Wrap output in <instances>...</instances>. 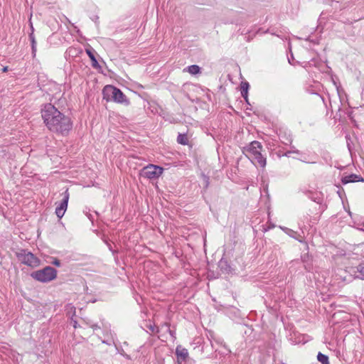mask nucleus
<instances>
[{"label":"nucleus","instance_id":"14","mask_svg":"<svg viewBox=\"0 0 364 364\" xmlns=\"http://www.w3.org/2000/svg\"><path fill=\"white\" fill-rule=\"evenodd\" d=\"M86 53L88 55V56L90 57V60L94 63H97V60L93 54V53L90 50V49H87L86 50Z\"/></svg>","mask_w":364,"mask_h":364},{"label":"nucleus","instance_id":"1","mask_svg":"<svg viewBox=\"0 0 364 364\" xmlns=\"http://www.w3.org/2000/svg\"><path fill=\"white\" fill-rule=\"evenodd\" d=\"M41 117L46 127L57 134L67 135L72 129L71 119L60 112L50 103L46 104L41 109Z\"/></svg>","mask_w":364,"mask_h":364},{"label":"nucleus","instance_id":"6","mask_svg":"<svg viewBox=\"0 0 364 364\" xmlns=\"http://www.w3.org/2000/svg\"><path fill=\"white\" fill-rule=\"evenodd\" d=\"M63 199L61 202L55 208V214L58 218H62L68 208L70 193L68 189L62 193Z\"/></svg>","mask_w":364,"mask_h":364},{"label":"nucleus","instance_id":"8","mask_svg":"<svg viewBox=\"0 0 364 364\" xmlns=\"http://www.w3.org/2000/svg\"><path fill=\"white\" fill-rule=\"evenodd\" d=\"M176 354L177 358L178 360H186L187 359V358L188 357V350L186 348L182 347V346H181V345H179L176 347Z\"/></svg>","mask_w":364,"mask_h":364},{"label":"nucleus","instance_id":"18","mask_svg":"<svg viewBox=\"0 0 364 364\" xmlns=\"http://www.w3.org/2000/svg\"><path fill=\"white\" fill-rule=\"evenodd\" d=\"M31 41H32V44L33 45L34 44V39L33 38L32 36H31Z\"/></svg>","mask_w":364,"mask_h":364},{"label":"nucleus","instance_id":"2","mask_svg":"<svg viewBox=\"0 0 364 364\" xmlns=\"http://www.w3.org/2000/svg\"><path fill=\"white\" fill-rule=\"evenodd\" d=\"M262 150V146L261 143L257 141H253L245 149L244 153L255 166L264 168L266 166V159L263 157L261 153Z\"/></svg>","mask_w":364,"mask_h":364},{"label":"nucleus","instance_id":"16","mask_svg":"<svg viewBox=\"0 0 364 364\" xmlns=\"http://www.w3.org/2000/svg\"><path fill=\"white\" fill-rule=\"evenodd\" d=\"M52 263L54 265L58 266V267H59L60 265V262L58 259H55Z\"/></svg>","mask_w":364,"mask_h":364},{"label":"nucleus","instance_id":"13","mask_svg":"<svg viewBox=\"0 0 364 364\" xmlns=\"http://www.w3.org/2000/svg\"><path fill=\"white\" fill-rule=\"evenodd\" d=\"M248 87H249L248 83L247 82H245V83H242L241 87H240L241 94H242V97H245V99L247 97Z\"/></svg>","mask_w":364,"mask_h":364},{"label":"nucleus","instance_id":"11","mask_svg":"<svg viewBox=\"0 0 364 364\" xmlns=\"http://www.w3.org/2000/svg\"><path fill=\"white\" fill-rule=\"evenodd\" d=\"M177 142L182 145L188 144V138L186 134H179L177 137Z\"/></svg>","mask_w":364,"mask_h":364},{"label":"nucleus","instance_id":"15","mask_svg":"<svg viewBox=\"0 0 364 364\" xmlns=\"http://www.w3.org/2000/svg\"><path fill=\"white\" fill-rule=\"evenodd\" d=\"M357 270L364 277V262L357 267Z\"/></svg>","mask_w":364,"mask_h":364},{"label":"nucleus","instance_id":"9","mask_svg":"<svg viewBox=\"0 0 364 364\" xmlns=\"http://www.w3.org/2000/svg\"><path fill=\"white\" fill-rule=\"evenodd\" d=\"M363 178L357 175L351 174L349 176H346L342 178V183L343 184H346L348 183H352L355 181H363Z\"/></svg>","mask_w":364,"mask_h":364},{"label":"nucleus","instance_id":"10","mask_svg":"<svg viewBox=\"0 0 364 364\" xmlns=\"http://www.w3.org/2000/svg\"><path fill=\"white\" fill-rule=\"evenodd\" d=\"M183 72H188L191 75H197L200 73V68L197 65H192L186 68Z\"/></svg>","mask_w":364,"mask_h":364},{"label":"nucleus","instance_id":"12","mask_svg":"<svg viewBox=\"0 0 364 364\" xmlns=\"http://www.w3.org/2000/svg\"><path fill=\"white\" fill-rule=\"evenodd\" d=\"M317 359L321 364H330L328 357L321 353H318Z\"/></svg>","mask_w":364,"mask_h":364},{"label":"nucleus","instance_id":"3","mask_svg":"<svg viewBox=\"0 0 364 364\" xmlns=\"http://www.w3.org/2000/svg\"><path fill=\"white\" fill-rule=\"evenodd\" d=\"M103 99L106 101H113L120 104H128L126 95L117 87L107 85L102 90Z\"/></svg>","mask_w":364,"mask_h":364},{"label":"nucleus","instance_id":"4","mask_svg":"<svg viewBox=\"0 0 364 364\" xmlns=\"http://www.w3.org/2000/svg\"><path fill=\"white\" fill-rule=\"evenodd\" d=\"M31 276L41 282H48L56 278L57 271L51 267H46L42 269L33 272Z\"/></svg>","mask_w":364,"mask_h":364},{"label":"nucleus","instance_id":"5","mask_svg":"<svg viewBox=\"0 0 364 364\" xmlns=\"http://www.w3.org/2000/svg\"><path fill=\"white\" fill-rule=\"evenodd\" d=\"M163 171L164 168L162 167L149 164L141 169L140 175L146 178L156 179L162 175Z\"/></svg>","mask_w":364,"mask_h":364},{"label":"nucleus","instance_id":"7","mask_svg":"<svg viewBox=\"0 0 364 364\" xmlns=\"http://www.w3.org/2000/svg\"><path fill=\"white\" fill-rule=\"evenodd\" d=\"M24 264L31 267H36L40 265V259L31 252L24 254Z\"/></svg>","mask_w":364,"mask_h":364},{"label":"nucleus","instance_id":"17","mask_svg":"<svg viewBox=\"0 0 364 364\" xmlns=\"http://www.w3.org/2000/svg\"><path fill=\"white\" fill-rule=\"evenodd\" d=\"M3 72H6L8 70V67H4L3 69H2Z\"/></svg>","mask_w":364,"mask_h":364}]
</instances>
